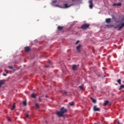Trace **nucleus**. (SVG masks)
I'll return each instance as SVG.
<instances>
[{
  "instance_id": "f257e3e1",
  "label": "nucleus",
  "mask_w": 124,
  "mask_h": 124,
  "mask_svg": "<svg viewBox=\"0 0 124 124\" xmlns=\"http://www.w3.org/2000/svg\"><path fill=\"white\" fill-rule=\"evenodd\" d=\"M124 18H123L122 19V20H121V22L120 24L119 25H118L117 26H115L113 25H107V27H113L114 28V29H117V28H118V31H121L122 30V29H123V28L124 27Z\"/></svg>"
},
{
  "instance_id": "f03ea898",
  "label": "nucleus",
  "mask_w": 124,
  "mask_h": 124,
  "mask_svg": "<svg viewBox=\"0 0 124 124\" xmlns=\"http://www.w3.org/2000/svg\"><path fill=\"white\" fill-rule=\"evenodd\" d=\"M67 112V109L64 107H62L60 109V111H57L56 114L58 117H64V114Z\"/></svg>"
},
{
  "instance_id": "7ed1b4c3",
  "label": "nucleus",
  "mask_w": 124,
  "mask_h": 124,
  "mask_svg": "<svg viewBox=\"0 0 124 124\" xmlns=\"http://www.w3.org/2000/svg\"><path fill=\"white\" fill-rule=\"evenodd\" d=\"M74 5V4H72L68 6V4H67V3H65L64 4V7H61L58 5H56V6H57V7H60V8H68L69 7H70V6H72Z\"/></svg>"
},
{
  "instance_id": "20e7f679",
  "label": "nucleus",
  "mask_w": 124,
  "mask_h": 124,
  "mask_svg": "<svg viewBox=\"0 0 124 124\" xmlns=\"http://www.w3.org/2000/svg\"><path fill=\"white\" fill-rule=\"evenodd\" d=\"M90 24H84L81 25V28L82 30H87V29H89V28H90Z\"/></svg>"
},
{
  "instance_id": "39448f33",
  "label": "nucleus",
  "mask_w": 124,
  "mask_h": 124,
  "mask_svg": "<svg viewBox=\"0 0 124 124\" xmlns=\"http://www.w3.org/2000/svg\"><path fill=\"white\" fill-rule=\"evenodd\" d=\"M89 7L90 9H93V0H90L89 1Z\"/></svg>"
},
{
  "instance_id": "423d86ee",
  "label": "nucleus",
  "mask_w": 124,
  "mask_h": 124,
  "mask_svg": "<svg viewBox=\"0 0 124 124\" xmlns=\"http://www.w3.org/2000/svg\"><path fill=\"white\" fill-rule=\"evenodd\" d=\"M112 18L114 20V21L115 22V23H121V21L119 20L118 18L115 17L114 16H112Z\"/></svg>"
},
{
  "instance_id": "0eeeda50",
  "label": "nucleus",
  "mask_w": 124,
  "mask_h": 124,
  "mask_svg": "<svg viewBox=\"0 0 124 124\" xmlns=\"http://www.w3.org/2000/svg\"><path fill=\"white\" fill-rule=\"evenodd\" d=\"M93 110L94 112L100 111V108H97L96 106H94L93 108Z\"/></svg>"
},
{
  "instance_id": "6e6552de",
  "label": "nucleus",
  "mask_w": 124,
  "mask_h": 124,
  "mask_svg": "<svg viewBox=\"0 0 124 124\" xmlns=\"http://www.w3.org/2000/svg\"><path fill=\"white\" fill-rule=\"evenodd\" d=\"M6 82V80H0V87H1L2 85H4Z\"/></svg>"
},
{
  "instance_id": "1a4fd4ad",
  "label": "nucleus",
  "mask_w": 124,
  "mask_h": 124,
  "mask_svg": "<svg viewBox=\"0 0 124 124\" xmlns=\"http://www.w3.org/2000/svg\"><path fill=\"white\" fill-rule=\"evenodd\" d=\"M122 6V3H114L112 6Z\"/></svg>"
},
{
  "instance_id": "9d476101",
  "label": "nucleus",
  "mask_w": 124,
  "mask_h": 124,
  "mask_svg": "<svg viewBox=\"0 0 124 124\" xmlns=\"http://www.w3.org/2000/svg\"><path fill=\"white\" fill-rule=\"evenodd\" d=\"M31 47L30 46H26L25 47V51L26 52H30L31 51Z\"/></svg>"
},
{
  "instance_id": "9b49d317",
  "label": "nucleus",
  "mask_w": 124,
  "mask_h": 124,
  "mask_svg": "<svg viewBox=\"0 0 124 124\" xmlns=\"http://www.w3.org/2000/svg\"><path fill=\"white\" fill-rule=\"evenodd\" d=\"M81 46V45H79L78 46H77V50L78 52V53H80V52H81V49H80Z\"/></svg>"
},
{
  "instance_id": "f8f14e48",
  "label": "nucleus",
  "mask_w": 124,
  "mask_h": 124,
  "mask_svg": "<svg viewBox=\"0 0 124 124\" xmlns=\"http://www.w3.org/2000/svg\"><path fill=\"white\" fill-rule=\"evenodd\" d=\"M72 70L75 71V70H77V65H72Z\"/></svg>"
},
{
  "instance_id": "ddd939ff",
  "label": "nucleus",
  "mask_w": 124,
  "mask_h": 124,
  "mask_svg": "<svg viewBox=\"0 0 124 124\" xmlns=\"http://www.w3.org/2000/svg\"><path fill=\"white\" fill-rule=\"evenodd\" d=\"M110 22H111V18H107L106 19V22L107 24H109V23H110Z\"/></svg>"
},
{
  "instance_id": "4468645a",
  "label": "nucleus",
  "mask_w": 124,
  "mask_h": 124,
  "mask_svg": "<svg viewBox=\"0 0 124 124\" xmlns=\"http://www.w3.org/2000/svg\"><path fill=\"white\" fill-rule=\"evenodd\" d=\"M57 29H58V31H62V30L63 29V27H62L61 26H58L57 27Z\"/></svg>"
},
{
  "instance_id": "2eb2a0df",
  "label": "nucleus",
  "mask_w": 124,
  "mask_h": 124,
  "mask_svg": "<svg viewBox=\"0 0 124 124\" xmlns=\"http://www.w3.org/2000/svg\"><path fill=\"white\" fill-rule=\"evenodd\" d=\"M90 99L92 100V102H93V103H96V100L93 99V98L91 97Z\"/></svg>"
},
{
  "instance_id": "dca6fc26",
  "label": "nucleus",
  "mask_w": 124,
  "mask_h": 124,
  "mask_svg": "<svg viewBox=\"0 0 124 124\" xmlns=\"http://www.w3.org/2000/svg\"><path fill=\"white\" fill-rule=\"evenodd\" d=\"M108 103H109V101L107 100V101H105V102L104 103V106H107V105H108Z\"/></svg>"
},
{
  "instance_id": "f3484780",
  "label": "nucleus",
  "mask_w": 124,
  "mask_h": 124,
  "mask_svg": "<svg viewBox=\"0 0 124 124\" xmlns=\"http://www.w3.org/2000/svg\"><path fill=\"white\" fill-rule=\"evenodd\" d=\"M31 97H32V98H35L36 97V96L34 93H32L31 94Z\"/></svg>"
},
{
  "instance_id": "a211bd4d",
  "label": "nucleus",
  "mask_w": 124,
  "mask_h": 124,
  "mask_svg": "<svg viewBox=\"0 0 124 124\" xmlns=\"http://www.w3.org/2000/svg\"><path fill=\"white\" fill-rule=\"evenodd\" d=\"M79 88L80 90H83V89H84V85L82 84L81 85L79 86Z\"/></svg>"
},
{
  "instance_id": "6ab92c4d",
  "label": "nucleus",
  "mask_w": 124,
  "mask_h": 124,
  "mask_svg": "<svg viewBox=\"0 0 124 124\" xmlns=\"http://www.w3.org/2000/svg\"><path fill=\"white\" fill-rule=\"evenodd\" d=\"M35 106L36 108H39V105H38V104H37V103H36L35 104Z\"/></svg>"
},
{
  "instance_id": "aec40b11",
  "label": "nucleus",
  "mask_w": 124,
  "mask_h": 124,
  "mask_svg": "<svg viewBox=\"0 0 124 124\" xmlns=\"http://www.w3.org/2000/svg\"><path fill=\"white\" fill-rule=\"evenodd\" d=\"M15 109V104H14L13 107L11 108V110L12 111V110H14Z\"/></svg>"
},
{
  "instance_id": "412c9836",
  "label": "nucleus",
  "mask_w": 124,
  "mask_h": 124,
  "mask_svg": "<svg viewBox=\"0 0 124 124\" xmlns=\"http://www.w3.org/2000/svg\"><path fill=\"white\" fill-rule=\"evenodd\" d=\"M122 81V80H121V79H119L117 80V82L118 83V84H119V85H121V82Z\"/></svg>"
},
{
  "instance_id": "4be33fe9",
  "label": "nucleus",
  "mask_w": 124,
  "mask_h": 124,
  "mask_svg": "<svg viewBox=\"0 0 124 124\" xmlns=\"http://www.w3.org/2000/svg\"><path fill=\"white\" fill-rule=\"evenodd\" d=\"M23 104L24 106H26L27 105V101H24L23 102Z\"/></svg>"
},
{
  "instance_id": "5701e85b",
  "label": "nucleus",
  "mask_w": 124,
  "mask_h": 124,
  "mask_svg": "<svg viewBox=\"0 0 124 124\" xmlns=\"http://www.w3.org/2000/svg\"><path fill=\"white\" fill-rule=\"evenodd\" d=\"M69 104L70 105V106H73V105H74V103H69Z\"/></svg>"
},
{
  "instance_id": "b1692460",
  "label": "nucleus",
  "mask_w": 124,
  "mask_h": 124,
  "mask_svg": "<svg viewBox=\"0 0 124 124\" xmlns=\"http://www.w3.org/2000/svg\"><path fill=\"white\" fill-rule=\"evenodd\" d=\"M52 2H54V3H56V2H58V0H53Z\"/></svg>"
},
{
  "instance_id": "393cba45",
  "label": "nucleus",
  "mask_w": 124,
  "mask_h": 124,
  "mask_svg": "<svg viewBox=\"0 0 124 124\" xmlns=\"http://www.w3.org/2000/svg\"><path fill=\"white\" fill-rule=\"evenodd\" d=\"M29 116H30V115H29V114H26V115H25L26 118H29Z\"/></svg>"
},
{
  "instance_id": "a878e982",
  "label": "nucleus",
  "mask_w": 124,
  "mask_h": 124,
  "mask_svg": "<svg viewBox=\"0 0 124 124\" xmlns=\"http://www.w3.org/2000/svg\"><path fill=\"white\" fill-rule=\"evenodd\" d=\"M9 68H10V69H13V67H12V66H9Z\"/></svg>"
},
{
  "instance_id": "bb28decb",
  "label": "nucleus",
  "mask_w": 124,
  "mask_h": 124,
  "mask_svg": "<svg viewBox=\"0 0 124 124\" xmlns=\"http://www.w3.org/2000/svg\"><path fill=\"white\" fill-rule=\"evenodd\" d=\"M66 93H67V92H66L65 91L63 92V94H66Z\"/></svg>"
},
{
  "instance_id": "cd10ccee",
  "label": "nucleus",
  "mask_w": 124,
  "mask_h": 124,
  "mask_svg": "<svg viewBox=\"0 0 124 124\" xmlns=\"http://www.w3.org/2000/svg\"><path fill=\"white\" fill-rule=\"evenodd\" d=\"M79 42H80V41H79V40H78V41H77V42H76V44H78V43H79Z\"/></svg>"
},
{
  "instance_id": "c85d7f7f",
  "label": "nucleus",
  "mask_w": 124,
  "mask_h": 124,
  "mask_svg": "<svg viewBox=\"0 0 124 124\" xmlns=\"http://www.w3.org/2000/svg\"><path fill=\"white\" fill-rule=\"evenodd\" d=\"M3 76H7V74H3Z\"/></svg>"
},
{
  "instance_id": "c756f323",
  "label": "nucleus",
  "mask_w": 124,
  "mask_h": 124,
  "mask_svg": "<svg viewBox=\"0 0 124 124\" xmlns=\"http://www.w3.org/2000/svg\"><path fill=\"white\" fill-rule=\"evenodd\" d=\"M39 100L40 102H42V101L41 100V99H40V98H39Z\"/></svg>"
},
{
  "instance_id": "7c9ffc66",
  "label": "nucleus",
  "mask_w": 124,
  "mask_h": 124,
  "mask_svg": "<svg viewBox=\"0 0 124 124\" xmlns=\"http://www.w3.org/2000/svg\"><path fill=\"white\" fill-rule=\"evenodd\" d=\"M10 120H11L10 118L8 117V120L9 121V122H10V121H11Z\"/></svg>"
},
{
  "instance_id": "2f4dec72",
  "label": "nucleus",
  "mask_w": 124,
  "mask_h": 124,
  "mask_svg": "<svg viewBox=\"0 0 124 124\" xmlns=\"http://www.w3.org/2000/svg\"><path fill=\"white\" fill-rule=\"evenodd\" d=\"M117 124H123V123H120V122H117Z\"/></svg>"
},
{
  "instance_id": "473e14b6",
  "label": "nucleus",
  "mask_w": 124,
  "mask_h": 124,
  "mask_svg": "<svg viewBox=\"0 0 124 124\" xmlns=\"http://www.w3.org/2000/svg\"><path fill=\"white\" fill-rule=\"evenodd\" d=\"M45 97H46V98L49 97V96L48 95H46Z\"/></svg>"
},
{
  "instance_id": "72a5a7b5",
  "label": "nucleus",
  "mask_w": 124,
  "mask_h": 124,
  "mask_svg": "<svg viewBox=\"0 0 124 124\" xmlns=\"http://www.w3.org/2000/svg\"><path fill=\"white\" fill-rule=\"evenodd\" d=\"M48 62L50 64V63H51V61H48Z\"/></svg>"
},
{
  "instance_id": "f704fd0d",
  "label": "nucleus",
  "mask_w": 124,
  "mask_h": 124,
  "mask_svg": "<svg viewBox=\"0 0 124 124\" xmlns=\"http://www.w3.org/2000/svg\"><path fill=\"white\" fill-rule=\"evenodd\" d=\"M6 73H7V74H8V73H9L8 71H6Z\"/></svg>"
},
{
  "instance_id": "c9c22d12",
  "label": "nucleus",
  "mask_w": 124,
  "mask_h": 124,
  "mask_svg": "<svg viewBox=\"0 0 124 124\" xmlns=\"http://www.w3.org/2000/svg\"><path fill=\"white\" fill-rule=\"evenodd\" d=\"M46 67H49V66H48V65H46Z\"/></svg>"
},
{
  "instance_id": "e433bc0d",
  "label": "nucleus",
  "mask_w": 124,
  "mask_h": 124,
  "mask_svg": "<svg viewBox=\"0 0 124 124\" xmlns=\"http://www.w3.org/2000/svg\"><path fill=\"white\" fill-rule=\"evenodd\" d=\"M42 96H44V95H43V96H42Z\"/></svg>"
},
{
  "instance_id": "4c0bfd02",
  "label": "nucleus",
  "mask_w": 124,
  "mask_h": 124,
  "mask_svg": "<svg viewBox=\"0 0 124 124\" xmlns=\"http://www.w3.org/2000/svg\"><path fill=\"white\" fill-rule=\"evenodd\" d=\"M77 66H79V65H78Z\"/></svg>"
}]
</instances>
